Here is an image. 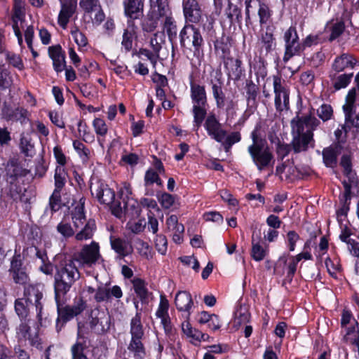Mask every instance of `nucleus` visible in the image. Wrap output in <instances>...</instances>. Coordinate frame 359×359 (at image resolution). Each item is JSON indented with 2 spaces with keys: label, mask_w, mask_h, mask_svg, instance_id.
<instances>
[{
  "label": "nucleus",
  "mask_w": 359,
  "mask_h": 359,
  "mask_svg": "<svg viewBox=\"0 0 359 359\" xmlns=\"http://www.w3.org/2000/svg\"><path fill=\"white\" fill-rule=\"evenodd\" d=\"M66 297H62V301L55 300L57 304V318L56 320V330L60 332L65 324L80 315L87 307L86 301L82 297H76L74 299L72 305L65 306Z\"/></svg>",
  "instance_id": "obj_4"
},
{
  "label": "nucleus",
  "mask_w": 359,
  "mask_h": 359,
  "mask_svg": "<svg viewBox=\"0 0 359 359\" xmlns=\"http://www.w3.org/2000/svg\"><path fill=\"white\" fill-rule=\"evenodd\" d=\"M60 191L54 190L49 198V205L52 212H56L61 208V195Z\"/></svg>",
  "instance_id": "obj_51"
},
{
  "label": "nucleus",
  "mask_w": 359,
  "mask_h": 359,
  "mask_svg": "<svg viewBox=\"0 0 359 359\" xmlns=\"http://www.w3.org/2000/svg\"><path fill=\"white\" fill-rule=\"evenodd\" d=\"M111 248L118 254L119 258H123L132 252L131 247L126 241L118 238H110Z\"/></svg>",
  "instance_id": "obj_32"
},
{
  "label": "nucleus",
  "mask_w": 359,
  "mask_h": 359,
  "mask_svg": "<svg viewBox=\"0 0 359 359\" xmlns=\"http://www.w3.org/2000/svg\"><path fill=\"white\" fill-rule=\"evenodd\" d=\"M26 252L28 255L33 256L36 261L39 263L41 262H45L48 259V256L45 250H40L35 246H31L27 248Z\"/></svg>",
  "instance_id": "obj_46"
},
{
  "label": "nucleus",
  "mask_w": 359,
  "mask_h": 359,
  "mask_svg": "<svg viewBox=\"0 0 359 359\" xmlns=\"http://www.w3.org/2000/svg\"><path fill=\"white\" fill-rule=\"evenodd\" d=\"M83 346L81 343H76L72 346L71 352L72 355V359H88L83 354Z\"/></svg>",
  "instance_id": "obj_60"
},
{
  "label": "nucleus",
  "mask_w": 359,
  "mask_h": 359,
  "mask_svg": "<svg viewBox=\"0 0 359 359\" xmlns=\"http://www.w3.org/2000/svg\"><path fill=\"white\" fill-rule=\"evenodd\" d=\"M213 97L215 99L216 104L218 108H222L224 105V95L222 90V88L217 84L212 86Z\"/></svg>",
  "instance_id": "obj_52"
},
{
  "label": "nucleus",
  "mask_w": 359,
  "mask_h": 359,
  "mask_svg": "<svg viewBox=\"0 0 359 359\" xmlns=\"http://www.w3.org/2000/svg\"><path fill=\"white\" fill-rule=\"evenodd\" d=\"M57 231L65 238L72 237L75 233L71 225L64 222H61L57 224Z\"/></svg>",
  "instance_id": "obj_54"
},
{
  "label": "nucleus",
  "mask_w": 359,
  "mask_h": 359,
  "mask_svg": "<svg viewBox=\"0 0 359 359\" xmlns=\"http://www.w3.org/2000/svg\"><path fill=\"white\" fill-rule=\"evenodd\" d=\"M43 287L39 284H29L25 285L24 288V299L35 306L38 317H40L43 309Z\"/></svg>",
  "instance_id": "obj_15"
},
{
  "label": "nucleus",
  "mask_w": 359,
  "mask_h": 359,
  "mask_svg": "<svg viewBox=\"0 0 359 359\" xmlns=\"http://www.w3.org/2000/svg\"><path fill=\"white\" fill-rule=\"evenodd\" d=\"M130 333L131 341L128 349L133 353L136 359H142L145 356V351L142 339L144 337L143 326L141 323V314L137 312L135 316L130 320Z\"/></svg>",
  "instance_id": "obj_6"
},
{
  "label": "nucleus",
  "mask_w": 359,
  "mask_h": 359,
  "mask_svg": "<svg viewBox=\"0 0 359 359\" xmlns=\"http://www.w3.org/2000/svg\"><path fill=\"white\" fill-rule=\"evenodd\" d=\"M250 314L245 308H240L235 312L233 324L235 326H241L248 322Z\"/></svg>",
  "instance_id": "obj_43"
},
{
  "label": "nucleus",
  "mask_w": 359,
  "mask_h": 359,
  "mask_svg": "<svg viewBox=\"0 0 359 359\" xmlns=\"http://www.w3.org/2000/svg\"><path fill=\"white\" fill-rule=\"evenodd\" d=\"M90 327L98 334L107 332L110 327V316L104 311L99 309L93 310L89 318Z\"/></svg>",
  "instance_id": "obj_14"
},
{
  "label": "nucleus",
  "mask_w": 359,
  "mask_h": 359,
  "mask_svg": "<svg viewBox=\"0 0 359 359\" xmlns=\"http://www.w3.org/2000/svg\"><path fill=\"white\" fill-rule=\"evenodd\" d=\"M25 16L24 3L22 0H14L13 19L14 22L22 20Z\"/></svg>",
  "instance_id": "obj_50"
},
{
  "label": "nucleus",
  "mask_w": 359,
  "mask_h": 359,
  "mask_svg": "<svg viewBox=\"0 0 359 359\" xmlns=\"http://www.w3.org/2000/svg\"><path fill=\"white\" fill-rule=\"evenodd\" d=\"M165 41V34L163 32H158L154 34L150 41L153 51L156 53H159L162 48V44Z\"/></svg>",
  "instance_id": "obj_42"
},
{
  "label": "nucleus",
  "mask_w": 359,
  "mask_h": 359,
  "mask_svg": "<svg viewBox=\"0 0 359 359\" xmlns=\"http://www.w3.org/2000/svg\"><path fill=\"white\" fill-rule=\"evenodd\" d=\"M146 226V222L144 219H139L138 220H130L126 227L134 233H139L142 232Z\"/></svg>",
  "instance_id": "obj_49"
},
{
  "label": "nucleus",
  "mask_w": 359,
  "mask_h": 359,
  "mask_svg": "<svg viewBox=\"0 0 359 359\" xmlns=\"http://www.w3.org/2000/svg\"><path fill=\"white\" fill-rule=\"evenodd\" d=\"M257 45L262 55H267L275 49L276 41L272 27L267 26L265 29H261Z\"/></svg>",
  "instance_id": "obj_18"
},
{
  "label": "nucleus",
  "mask_w": 359,
  "mask_h": 359,
  "mask_svg": "<svg viewBox=\"0 0 359 359\" xmlns=\"http://www.w3.org/2000/svg\"><path fill=\"white\" fill-rule=\"evenodd\" d=\"M205 128L210 137L217 142H222L226 135V131L222 127L215 114H210L204 124Z\"/></svg>",
  "instance_id": "obj_19"
},
{
  "label": "nucleus",
  "mask_w": 359,
  "mask_h": 359,
  "mask_svg": "<svg viewBox=\"0 0 359 359\" xmlns=\"http://www.w3.org/2000/svg\"><path fill=\"white\" fill-rule=\"evenodd\" d=\"M48 54L53 60L54 69L61 72L65 67V57L60 46H53L48 48Z\"/></svg>",
  "instance_id": "obj_25"
},
{
  "label": "nucleus",
  "mask_w": 359,
  "mask_h": 359,
  "mask_svg": "<svg viewBox=\"0 0 359 359\" xmlns=\"http://www.w3.org/2000/svg\"><path fill=\"white\" fill-rule=\"evenodd\" d=\"M16 337L20 342L28 341L34 346L39 344L37 327L34 320L20 321L16 329Z\"/></svg>",
  "instance_id": "obj_11"
},
{
  "label": "nucleus",
  "mask_w": 359,
  "mask_h": 359,
  "mask_svg": "<svg viewBox=\"0 0 359 359\" xmlns=\"http://www.w3.org/2000/svg\"><path fill=\"white\" fill-rule=\"evenodd\" d=\"M182 6L187 22L197 24L201 21L203 11L197 0H184Z\"/></svg>",
  "instance_id": "obj_20"
},
{
  "label": "nucleus",
  "mask_w": 359,
  "mask_h": 359,
  "mask_svg": "<svg viewBox=\"0 0 359 359\" xmlns=\"http://www.w3.org/2000/svg\"><path fill=\"white\" fill-rule=\"evenodd\" d=\"M154 183H156L159 186L162 185V181L160 179L158 174L154 170H148L144 175V186L148 187Z\"/></svg>",
  "instance_id": "obj_45"
},
{
  "label": "nucleus",
  "mask_w": 359,
  "mask_h": 359,
  "mask_svg": "<svg viewBox=\"0 0 359 359\" xmlns=\"http://www.w3.org/2000/svg\"><path fill=\"white\" fill-rule=\"evenodd\" d=\"M273 89L275 93V106L277 111H287L289 105V92L281 85L280 79L273 78Z\"/></svg>",
  "instance_id": "obj_16"
},
{
  "label": "nucleus",
  "mask_w": 359,
  "mask_h": 359,
  "mask_svg": "<svg viewBox=\"0 0 359 359\" xmlns=\"http://www.w3.org/2000/svg\"><path fill=\"white\" fill-rule=\"evenodd\" d=\"M67 173L62 166H57L55 171V189L61 191L66 183Z\"/></svg>",
  "instance_id": "obj_41"
},
{
  "label": "nucleus",
  "mask_w": 359,
  "mask_h": 359,
  "mask_svg": "<svg viewBox=\"0 0 359 359\" xmlns=\"http://www.w3.org/2000/svg\"><path fill=\"white\" fill-rule=\"evenodd\" d=\"M356 64V60L351 55L342 54L337 57L332 65L335 72H340L348 68H353Z\"/></svg>",
  "instance_id": "obj_30"
},
{
  "label": "nucleus",
  "mask_w": 359,
  "mask_h": 359,
  "mask_svg": "<svg viewBox=\"0 0 359 359\" xmlns=\"http://www.w3.org/2000/svg\"><path fill=\"white\" fill-rule=\"evenodd\" d=\"M84 202L85 200L81 198L71 213L73 225L76 230L86 225V223L88 222L84 213Z\"/></svg>",
  "instance_id": "obj_26"
},
{
  "label": "nucleus",
  "mask_w": 359,
  "mask_h": 359,
  "mask_svg": "<svg viewBox=\"0 0 359 359\" xmlns=\"http://www.w3.org/2000/svg\"><path fill=\"white\" fill-rule=\"evenodd\" d=\"M151 11L149 16L150 18V25L147 27L144 25V29L147 32L154 30L158 24V20L169 18L170 11L165 0H150Z\"/></svg>",
  "instance_id": "obj_10"
},
{
  "label": "nucleus",
  "mask_w": 359,
  "mask_h": 359,
  "mask_svg": "<svg viewBox=\"0 0 359 359\" xmlns=\"http://www.w3.org/2000/svg\"><path fill=\"white\" fill-rule=\"evenodd\" d=\"M9 271L15 283L25 285L29 283V278L25 268L22 266V262L20 255L13 256Z\"/></svg>",
  "instance_id": "obj_17"
},
{
  "label": "nucleus",
  "mask_w": 359,
  "mask_h": 359,
  "mask_svg": "<svg viewBox=\"0 0 359 359\" xmlns=\"http://www.w3.org/2000/svg\"><path fill=\"white\" fill-rule=\"evenodd\" d=\"M95 133L101 136H104L107 133V126L104 120L96 118L93 123Z\"/></svg>",
  "instance_id": "obj_59"
},
{
  "label": "nucleus",
  "mask_w": 359,
  "mask_h": 359,
  "mask_svg": "<svg viewBox=\"0 0 359 359\" xmlns=\"http://www.w3.org/2000/svg\"><path fill=\"white\" fill-rule=\"evenodd\" d=\"M181 45L186 49L194 52V55L198 56L203 39L198 29L192 25H186L181 30Z\"/></svg>",
  "instance_id": "obj_8"
},
{
  "label": "nucleus",
  "mask_w": 359,
  "mask_h": 359,
  "mask_svg": "<svg viewBox=\"0 0 359 359\" xmlns=\"http://www.w3.org/2000/svg\"><path fill=\"white\" fill-rule=\"evenodd\" d=\"M317 115L323 121H327L333 116L332 107L330 104H323L317 109Z\"/></svg>",
  "instance_id": "obj_47"
},
{
  "label": "nucleus",
  "mask_w": 359,
  "mask_h": 359,
  "mask_svg": "<svg viewBox=\"0 0 359 359\" xmlns=\"http://www.w3.org/2000/svg\"><path fill=\"white\" fill-rule=\"evenodd\" d=\"M72 258L83 267H92L101 258L99 244L92 241L90 244L83 245Z\"/></svg>",
  "instance_id": "obj_9"
},
{
  "label": "nucleus",
  "mask_w": 359,
  "mask_h": 359,
  "mask_svg": "<svg viewBox=\"0 0 359 359\" xmlns=\"http://www.w3.org/2000/svg\"><path fill=\"white\" fill-rule=\"evenodd\" d=\"M182 330L184 334H186L187 337L191 339V341L193 344H196L198 343V337L202 336V332L196 329H194L188 320L182 323Z\"/></svg>",
  "instance_id": "obj_39"
},
{
  "label": "nucleus",
  "mask_w": 359,
  "mask_h": 359,
  "mask_svg": "<svg viewBox=\"0 0 359 359\" xmlns=\"http://www.w3.org/2000/svg\"><path fill=\"white\" fill-rule=\"evenodd\" d=\"M79 4L87 13L97 11L100 7L99 0H81Z\"/></svg>",
  "instance_id": "obj_56"
},
{
  "label": "nucleus",
  "mask_w": 359,
  "mask_h": 359,
  "mask_svg": "<svg viewBox=\"0 0 359 359\" xmlns=\"http://www.w3.org/2000/svg\"><path fill=\"white\" fill-rule=\"evenodd\" d=\"M32 304L27 302L24 298H20L15 302V311L20 319V321L32 320L29 314V306Z\"/></svg>",
  "instance_id": "obj_33"
},
{
  "label": "nucleus",
  "mask_w": 359,
  "mask_h": 359,
  "mask_svg": "<svg viewBox=\"0 0 359 359\" xmlns=\"http://www.w3.org/2000/svg\"><path fill=\"white\" fill-rule=\"evenodd\" d=\"M283 38L285 48L283 61L287 62L292 56L299 54L302 46L297 30L294 27H290L285 32Z\"/></svg>",
  "instance_id": "obj_13"
},
{
  "label": "nucleus",
  "mask_w": 359,
  "mask_h": 359,
  "mask_svg": "<svg viewBox=\"0 0 359 359\" xmlns=\"http://www.w3.org/2000/svg\"><path fill=\"white\" fill-rule=\"evenodd\" d=\"M251 255L255 261L260 262L263 260L266 257V250L264 249L259 243H255L254 241H252Z\"/></svg>",
  "instance_id": "obj_48"
},
{
  "label": "nucleus",
  "mask_w": 359,
  "mask_h": 359,
  "mask_svg": "<svg viewBox=\"0 0 359 359\" xmlns=\"http://www.w3.org/2000/svg\"><path fill=\"white\" fill-rule=\"evenodd\" d=\"M75 234L74 238L78 242H83L91 239L96 230L95 222L93 219H88L86 225L79 229Z\"/></svg>",
  "instance_id": "obj_29"
},
{
  "label": "nucleus",
  "mask_w": 359,
  "mask_h": 359,
  "mask_svg": "<svg viewBox=\"0 0 359 359\" xmlns=\"http://www.w3.org/2000/svg\"><path fill=\"white\" fill-rule=\"evenodd\" d=\"M95 300L100 303L102 302H108L110 300L107 287H99L95 291Z\"/></svg>",
  "instance_id": "obj_58"
},
{
  "label": "nucleus",
  "mask_w": 359,
  "mask_h": 359,
  "mask_svg": "<svg viewBox=\"0 0 359 359\" xmlns=\"http://www.w3.org/2000/svg\"><path fill=\"white\" fill-rule=\"evenodd\" d=\"M340 164L344 169L343 172L346 177L342 182L344 187H345V183L351 188L356 187L358 185V178L351 168L350 156L344 155L341 157Z\"/></svg>",
  "instance_id": "obj_23"
},
{
  "label": "nucleus",
  "mask_w": 359,
  "mask_h": 359,
  "mask_svg": "<svg viewBox=\"0 0 359 359\" xmlns=\"http://www.w3.org/2000/svg\"><path fill=\"white\" fill-rule=\"evenodd\" d=\"M61 9L58 15L57 22L63 29H66L69 19L76 12L77 0H59Z\"/></svg>",
  "instance_id": "obj_21"
},
{
  "label": "nucleus",
  "mask_w": 359,
  "mask_h": 359,
  "mask_svg": "<svg viewBox=\"0 0 359 359\" xmlns=\"http://www.w3.org/2000/svg\"><path fill=\"white\" fill-rule=\"evenodd\" d=\"M345 183L344 187V193L340 197V203L341 207L337 212V216H345L347 215L349 210V205L351 199V189Z\"/></svg>",
  "instance_id": "obj_37"
},
{
  "label": "nucleus",
  "mask_w": 359,
  "mask_h": 359,
  "mask_svg": "<svg viewBox=\"0 0 359 359\" xmlns=\"http://www.w3.org/2000/svg\"><path fill=\"white\" fill-rule=\"evenodd\" d=\"M276 173L280 175V177H285L288 180H293L299 177L298 169L292 163H283L276 168Z\"/></svg>",
  "instance_id": "obj_34"
},
{
  "label": "nucleus",
  "mask_w": 359,
  "mask_h": 359,
  "mask_svg": "<svg viewBox=\"0 0 359 359\" xmlns=\"http://www.w3.org/2000/svg\"><path fill=\"white\" fill-rule=\"evenodd\" d=\"M252 144L248 147V151L251 158L259 170L273 164V155L270 150L267 142L259 137L257 132L254 130L251 133Z\"/></svg>",
  "instance_id": "obj_3"
},
{
  "label": "nucleus",
  "mask_w": 359,
  "mask_h": 359,
  "mask_svg": "<svg viewBox=\"0 0 359 359\" xmlns=\"http://www.w3.org/2000/svg\"><path fill=\"white\" fill-rule=\"evenodd\" d=\"M71 34L74 38L75 43L79 47H84L87 44V39L86 36L80 32L77 28L72 30Z\"/></svg>",
  "instance_id": "obj_61"
},
{
  "label": "nucleus",
  "mask_w": 359,
  "mask_h": 359,
  "mask_svg": "<svg viewBox=\"0 0 359 359\" xmlns=\"http://www.w3.org/2000/svg\"><path fill=\"white\" fill-rule=\"evenodd\" d=\"M20 148L22 152L27 156H32L34 154V145L31 139L27 136H22L20 139Z\"/></svg>",
  "instance_id": "obj_44"
},
{
  "label": "nucleus",
  "mask_w": 359,
  "mask_h": 359,
  "mask_svg": "<svg viewBox=\"0 0 359 359\" xmlns=\"http://www.w3.org/2000/svg\"><path fill=\"white\" fill-rule=\"evenodd\" d=\"M337 73L333 72L330 73V78L334 88L336 90L346 88L353 77V73L343 74L339 76L337 75Z\"/></svg>",
  "instance_id": "obj_36"
},
{
  "label": "nucleus",
  "mask_w": 359,
  "mask_h": 359,
  "mask_svg": "<svg viewBox=\"0 0 359 359\" xmlns=\"http://www.w3.org/2000/svg\"><path fill=\"white\" fill-rule=\"evenodd\" d=\"M90 191L100 203L111 205V212L117 217H121L123 210L119 203H115V193L107 184L97 182L90 186Z\"/></svg>",
  "instance_id": "obj_7"
},
{
  "label": "nucleus",
  "mask_w": 359,
  "mask_h": 359,
  "mask_svg": "<svg viewBox=\"0 0 359 359\" xmlns=\"http://www.w3.org/2000/svg\"><path fill=\"white\" fill-rule=\"evenodd\" d=\"M292 146L295 153L306 151L309 144L313 141V131L319 126L320 121L312 114L293 118L291 121Z\"/></svg>",
  "instance_id": "obj_2"
},
{
  "label": "nucleus",
  "mask_w": 359,
  "mask_h": 359,
  "mask_svg": "<svg viewBox=\"0 0 359 359\" xmlns=\"http://www.w3.org/2000/svg\"><path fill=\"white\" fill-rule=\"evenodd\" d=\"M1 114L2 117L7 121H19L22 123L27 118L28 111L23 108L12 109L8 106H4Z\"/></svg>",
  "instance_id": "obj_27"
},
{
  "label": "nucleus",
  "mask_w": 359,
  "mask_h": 359,
  "mask_svg": "<svg viewBox=\"0 0 359 359\" xmlns=\"http://www.w3.org/2000/svg\"><path fill=\"white\" fill-rule=\"evenodd\" d=\"M158 201L163 208L168 209L174 204L175 198L171 194L163 193L158 198Z\"/></svg>",
  "instance_id": "obj_62"
},
{
  "label": "nucleus",
  "mask_w": 359,
  "mask_h": 359,
  "mask_svg": "<svg viewBox=\"0 0 359 359\" xmlns=\"http://www.w3.org/2000/svg\"><path fill=\"white\" fill-rule=\"evenodd\" d=\"M120 194L122 197H126L128 198L127 202H124V212L128 215L129 212V208H135V201H132L129 200V197L132 195V189L129 184L124 183L123 187L120 189Z\"/></svg>",
  "instance_id": "obj_40"
},
{
  "label": "nucleus",
  "mask_w": 359,
  "mask_h": 359,
  "mask_svg": "<svg viewBox=\"0 0 359 359\" xmlns=\"http://www.w3.org/2000/svg\"><path fill=\"white\" fill-rule=\"evenodd\" d=\"M258 15L259 18V23L261 25L267 22L271 17V11L269 6L264 4H258Z\"/></svg>",
  "instance_id": "obj_53"
},
{
  "label": "nucleus",
  "mask_w": 359,
  "mask_h": 359,
  "mask_svg": "<svg viewBox=\"0 0 359 359\" xmlns=\"http://www.w3.org/2000/svg\"><path fill=\"white\" fill-rule=\"evenodd\" d=\"M242 62L238 58H227L225 66L229 76L233 80H239L243 74Z\"/></svg>",
  "instance_id": "obj_31"
},
{
  "label": "nucleus",
  "mask_w": 359,
  "mask_h": 359,
  "mask_svg": "<svg viewBox=\"0 0 359 359\" xmlns=\"http://www.w3.org/2000/svg\"><path fill=\"white\" fill-rule=\"evenodd\" d=\"M175 303L180 311L186 313V318L188 320L190 316V310L194 306L191 294L187 291L178 292L175 295Z\"/></svg>",
  "instance_id": "obj_24"
},
{
  "label": "nucleus",
  "mask_w": 359,
  "mask_h": 359,
  "mask_svg": "<svg viewBox=\"0 0 359 359\" xmlns=\"http://www.w3.org/2000/svg\"><path fill=\"white\" fill-rule=\"evenodd\" d=\"M75 262V259L70 258L60 260L55 264L53 283L55 300L62 302V297L79 280L81 273Z\"/></svg>",
  "instance_id": "obj_1"
},
{
  "label": "nucleus",
  "mask_w": 359,
  "mask_h": 359,
  "mask_svg": "<svg viewBox=\"0 0 359 359\" xmlns=\"http://www.w3.org/2000/svg\"><path fill=\"white\" fill-rule=\"evenodd\" d=\"M191 98L193 103L194 123L197 130L207 113V97L205 88L198 84H191Z\"/></svg>",
  "instance_id": "obj_5"
},
{
  "label": "nucleus",
  "mask_w": 359,
  "mask_h": 359,
  "mask_svg": "<svg viewBox=\"0 0 359 359\" xmlns=\"http://www.w3.org/2000/svg\"><path fill=\"white\" fill-rule=\"evenodd\" d=\"M133 288L137 296L142 302H144L148 297V290L145 281L141 278H135L132 280Z\"/></svg>",
  "instance_id": "obj_38"
},
{
  "label": "nucleus",
  "mask_w": 359,
  "mask_h": 359,
  "mask_svg": "<svg viewBox=\"0 0 359 359\" xmlns=\"http://www.w3.org/2000/svg\"><path fill=\"white\" fill-rule=\"evenodd\" d=\"M356 97V90L351 88L346 97V102L343 106L345 114V121L350 127L359 129V109H356L355 104Z\"/></svg>",
  "instance_id": "obj_12"
},
{
  "label": "nucleus",
  "mask_w": 359,
  "mask_h": 359,
  "mask_svg": "<svg viewBox=\"0 0 359 359\" xmlns=\"http://www.w3.org/2000/svg\"><path fill=\"white\" fill-rule=\"evenodd\" d=\"M142 0H126L124 1L125 13L131 18H138L143 12Z\"/></svg>",
  "instance_id": "obj_28"
},
{
  "label": "nucleus",
  "mask_w": 359,
  "mask_h": 359,
  "mask_svg": "<svg viewBox=\"0 0 359 359\" xmlns=\"http://www.w3.org/2000/svg\"><path fill=\"white\" fill-rule=\"evenodd\" d=\"M6 58L10 64H11L13 67L22 69L23 68V65L22 62V60L20 57L14 54V53H7Z\"/></svg>",
  "instance_id": "obj_64"
},
{
  "label": "nucleus",
  "mask_w": 359,
  "mask_h": 359,
  "mask_svg": "<svg viewBox=\"0 0 359 359\" xmlns=\"http://www.w3.org/2000/svg\"><path fill=\"white\" fill-rule=\"evenodd\" d=\"M169 303L165 297L161 296L158 308L156 311V316L159 318H164L168 316Z\"/></svg>",
  "instance_id": "obj_57"
},
{
  "label": "nucleus",
  "mask_w": 359,
  "mask_h": 359,
  "mask_svg": "<svg viewBox=\"0 0 359 359\" xmlns=\"http://www.w3.org/2000/svg\"><path fill=\"white\" fill-rule=\"evenodd\" d=\"M163 29L165 31L171 39L177 35V27L175 24L174 20L171 16L164 20Z\"/></svg>",
  "instance_id": "obj_55"
},
{
  "label": "nucleus",
  "mask_w": 359,
  "mask_h": 359,
  "mask_svg": "<svg viewBox=\"0 0 359 359\" xmlns=\"http://www.w3.org/2000/svg\"><path fill=\"white\" fill-rule=\"evenodd\" d=\"M167 231L171 233L175 243H181L183 240L184 227L178 222L176 215H170L166 220Z\"/></svg>",
  "instance_id": "obj_22"
},
{
  "label": "nucleus",
  "mask_w": 359,
  "mask_h": 359,
  "mask_svg": "<svg viewBox=\"0 0 359 359\" xmlns=\"http://www.w3.org/2000/svg\"><path fill=\"white\" fill-rule=\"evenodd\" d=\"M156 248L158 252L164 255L167 250V240L163 235L157 236L156 239Z\"/></svg>",
  "instance_id": "obj_63"
},
{
  "label": "nucleus",
  "mask_w": 359,
  "mask_h": 359,
  "mask_svg": "<svg viewBox=\"0 0 359 359\" xmlns=\"http://www.w3.org/2000/svg\"><path fill=\"white\" fill-rule=\"evenodd\" d=\"M337 146H330L323 151V161L326 166L334 167L337 164V158L339 154Z\"/></svg>",
  "instance_id": "obj_35"
}]
</instances>
